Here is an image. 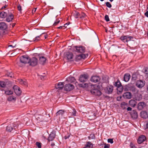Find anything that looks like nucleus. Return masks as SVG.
Returning a JSON list of instances; mask_svg holds the SVG:
<instances>
[{
	"label": "nucleus",
	"instance_id": "0eeeda50",
	"mask_svg": "<svg viewBox=\"0 0 148 148\" xmlns=\"http://www.w3.org/2000/svg\"><path fill=\"white\" fill-rule=\"evenodd\" d=\"M74 88V86L71 84H68L65 85L64 89L66 91H70L73 90Z\"/></svg>",
	"mask_w": 148,
	"mask_h": 148
},
{
	"label": "nucleus",
	"instance_id": "37998d69",
	"mask_svg": "<svg viewBox=\"0 0 148 148\" xmlns=\"http://www.w3.org/2000/svg\"><path fill=\"white\" fill-rule=\"evenodd\" d=\"M106 5L107 7L109 8H111L112 7L111 4L109 2H107L106 3Z\"/></svg>",
	"mask_w": 148,
	"mask_h": 148
},
{
	"label": "nucleus",
	"instance_id": "4468645a",
	"mask_svg": "<svg viewBox=\"0 0 148 148\" xmlns=\"http://www.w3.org/2000/svg\"><path fill=\"white\" fill-rule=\"evenodd\" d=\"M56 136V133L55 132L52 131L49 135V136L48 138V140L49 141L53 140Z\"/></svg>",
	"mask_w": 148,
	"mask_h": 148
},
{
	"label": "nucleus",
	"instance_id": "a211bd4d",
	"mask_svg": "<svg viewBox=\"0 0 148 148\" xmlns=\"http://www.w3.org/2000/svg\"><path fill=\"white\" fill-rule=\"evenodd\" d=\"M7 28V24L4 22L0 23V29L2 30H5Z\"/></svg>",
	"mask_w": 148,
	"mask_h": 148
},
{
	"label": "nucleus",
	"instance_id": "2f4dec72",
	"mask_svg": "<svg viewBox=\"0 0 148 148\" xmlns=\"http://www.w3.org/2000/svg\"><path fill=\"white\" fill-rule=\"evenodd\" d=\"M5 93L6 95H10L12 94L13 92L10 90H8L5 91Z\"/></svg>",
	"mask_w": 148,
	"mask_h": 148
},
{
	"label": "nucleus",
	"instance_id": "3c124183",
	"mask_svg": "<svg viewBox=\"0 0 148 148\" xmlns=\"http://www.w3.org/2000/svg\"><path fill=\"white\" fill-rule=\"evenodd\" d=\"M17 8H18V10L19 11H20V12H21V11L22 8H21V6L19 4L17 6Z\"/></svg>",
	"mask_w": 148,
	"mask_h": 148
},
{
	"label": "nucleus",
	"instance_id": "a18cd8bd",
	"mask_svg": "<svg viewBox=\"0 0 148 148\" xmlns=\"http://www.w3.org/2000/svg\"><path fill=\"white\" fill-rule=\"evenodd\" d=\"M40 36H37L35 38L34 40L33 39V40H32V41H38V40H39L40 37Z\"/></svg>",
	"mask_w": 148,
	"mask_h": 148
},
{
	"label": "nucleus",
	"instance_id": "f704fd0d",
	"mask_svg": "<svg viewBox=\"0 0 148 148\" xmlns=\"http://www.w3.org/2000/svg\"><path fill=\"white\" fill-rule=\"evenodd\" d=\"M64 111L63 110H59L57 112L56 115L57 116L59 115H62L64 114Z\"/></svg>",
	"mask_w": 148,
	"mask_h": 148
},
{
	"label": "nucleus",
	"instance_id": "5fc2aeb1",
	"mask_svg": "<svg viewBox=\"0 0 148 148\" xmlns=\"http://www.w3.org/2000/svg\"><path fill=\"white\" fill-rule=\"evenodd\" d=\"M130 146L132 148H135L134 145L132 143H130Z\"/></svg>",
	"mask_w": 148,
	"mask_h": 148
},
{
	"label": "nucleus",
	"instance_id": "f8f14e48",
	"mask_svg": "<svg viewBox=\"0 0 148 148\" xmlns=\"http://www.w3.org/2000/svg\"><path fill=\"white\" fill-rule=\"evenodd\" d=\"M86 56H88L87 54H82L79 55H77L76 56L75 60L76 61H78L81 60L82 59H84L86 57Z\"/></svg>",
	"mask_w": 148,
	"mask_h": 148
},
{
	"label": "nucleus",
	"instance_id": "f3484780",
	"mask_svg": "<svg viewBox=\"0 0 148 148\" xmlns=\"http://www.w3.org/2000/svg\"><path fill=\"white\" fill-rule=\"evenodd\" d=\"M64 85V82H59L55 85V87L58 90H62L63 88Z\"/></svg>",
	"mask_w": 148,
	"mask_h": 148
},
{
	"label": "nucleus",
	"instance_id": "6e6552de",
	"mask_svg": "<svg viewBox=\"0 0 148 148\" xmlns=\"http://www.w3.org/2000/svg\"><path fill=\"white\" fill-rule=\"evenodd\" d=\"M74 50H75L77 52L81 53L84 52L85 51V47L82 46H75V47Z\"/></svg>",
	"mask_w": 148,
	"mask_h": 148
},
{
	"label": "nucleus",
	"instance_id": "cd10ccee",
	"mask_svg": "<svg viewBox=\"0 0 148 148\" xmlns=\"http://www.w3.org/2000/svg\"><path fill=\"white\" fill-rule=\"evenodd\" d=\"M131 115L132 118L134 119H136L138 116L137 112L135 110H133L132 112Z\"/></svg>",
	"mask_w": 148,
	"mask_h": 148
},
{
	"label": "nucleus",
	"instance_id": "72a5a7b5",
	"mask_svg": "<svg viewBox=\"0 0 148 148\" xmlns=\"http://www.w3.org/2000/svg\"><path fill=\"white\" fill-rule=\"evenodd\" d=\"M19 83L21 84H23L24 85H27V82L25 80H23L22 79H20L19 81Z\"/></svg>",
	"mask_w": 148,
	"mask_h": 148
},
{
	"label": "nucleus",
	"instance_id": "a878e982",
	"mask_svg": "<svg viewBox=\"0 0 148 148\" xmlns=\"http://www.w3.org/2000/svg\"><path fill=\"white\" fill-rule=\"evenodd\" d=\"M129 105L131 107H134L136 105V101L133 99H131L129 101Z\"/></svg>",
	"mask_w": 148,
	"mask_h": 148
},
{
	"label": "nucleus",
	"instance_id": "4be33fe9",
	"mask_svg": "<svg viewBox=\"0 0 148 148\" xmlns=\"http://www.w3.org/2000/svg\"><path fill=\"white\" fill-rule=\"evenodd\" d=\"M66 57L69 60H71L73 57V54L71 52H67L66 54Z\"/></svg>",
	"mask_w": 148,
	"mask_h": 148
},
{
	"label": "nucleus",
	"instance_id": "393cba45",
	"mask_svg": "<svg viewBox=\"0 0 148 148\" xmlns=\"http://www.w3.org/2000/svg\"><path fill=\"white\" fill-rule=\"evenodd\" d=\"M130 78V75L128 73H126L125 74L123 80L125 82H127L129 80Z\"/></svg>",
	"mask_w": 148,
	"mask_h": 148
},
{
	"label": "nucleus",
	"instance_id": "9d476101",
	"mask_svg": "<svg viewBox=\"0 0 148 148\" xmlns=\"http://www.w3.org/2000/svg\"><path fill=\"white\" fill-rule=\"evenodd\" d=\"M13 88L15 93L17 95L19 96L21 95V91L19 87L16 85H15L13 86Z\"/></svg>",
	"mask_w": 148,
	"mask_h": 148
},
{
	"label": "nucleus",
	"instance_id": "20e7f679",
	"mask_svg": "<svg viewBox=\"0 0 148 148\" xmlns=\"http://www.w3.org/2000/svg\"><path fill=\"white\" fill-rule=\"evenodd\" d=\"M125 90L127 91L130 90L133 92H134L136 91V89L134 86L128 85L126 86Z\"/></svg>",
	"mask_w": 148,
	"mask_h": 148
},
{
	"label": "nucleus",
	"instance_id": "bb28decb",
	"mask_svg": "<svg viewBox=\"0 0 148 148\" xmlns=\"http://www.w3.org/2000/svg\"><path fill=\"white\" fill-rule=\"evenodd\" d=\"M92 86V84L90 83H83L81 84V87L84 88H87L89 86Z\"/></svg>",
	"mask_w": 148,
	"mask_h": 148
},
{
	"label": "nucleus",
	"instance_id": "7ed1b4c3",
	"mask_svg": "<svg viewBox=\"0 0 148 148\" xmlns=\"http://www.w3.org/2000/svg\"><path fill=\"white\" fill-rule=\"evenodd\" d=\"M17 127L15 123H11L9 125L6 127L7 130L9 132H11L13 129L15 130Z\"/></svg>",
	"mask_w": 148,
	"mask_h": 148
},
{
	"label": "nucleus",
	"instance_id": "aec40b11",
	"mask_svg": "<svg viewBox=\"0 0 148 148\" xmlns=\"http://www.w3.org/2000/svg\"><path fill=\"white\" fill-rule=\"evenodd\" d=\"M123 97L127 99H130L132 97V95L131 92H127L125 93L123 95Z\"/></svg>",
	"mask_w": 148,
	"mask_h": 148
},
{
	"label": "nucleus",
	"instance_id": "7c9ffc66",
	"mask_svg": "<svg viewBox=\"0 0 148 148\" xmlns=\"http://www.w3.org/2000/svg\"><path fill=\"white\" fill-rule=\"evenodd\" d=\"M7 16V13L4 12H2L0 13V17L3 18H5Z\"/></svg>",
	"mask_w": 148,
	"mask_h": 148
},
{
	"label": "nucleus",
	"instance_id": "9b49d317",
	"mask_svg": "<svg viewBox=\"0 0 148 148\" xmlns=\"http://www.w3.org/2000/svg\"><path fill=\"white\" fill-rule=\"evenodd\" d=\"M91 93L94 95L99 96L101 94V92L98 89L95 88L91 90Z\"/></svg>",
	"mask_w": 148,
	"mask_h": 148
},
{
	"label": "nucleus",
	"instance_id": "79ce46f5",
	"mask_svg": "<svg viewBox=\"0 0 148 148\" xmlns=\"http://www.w3.org/2000/svg\"><path fill=\"white\" fill-rule=\"evenodd\" d=\"M86 16V14L84 13H82L81 15H80L79 18L81 19H83V18H85Z\"/></svg>",
	"mask_w": 148,
	"mask_h": 148
},
{
	"label": "nucleus",
	"instance_id": "473e14b6",
	"mask_svg": "<svg viewBox=\"0 0 148 148\" xmlns=\"http://www.w3.org/2000/svg\"><path fill=\"white\" fill-rule=\"evenodd\" d=\"M80 14L77 11H75L73 13V15L76 18H79Z\"/></svg>",
	"mask_w": 148,
	"mask_h": 148
},
{
	"label": "nucleus",
	"instance_id": "6ab92c4d",
	"mask_svg": "<svg viewBox=\"0 0 148 148\" xmlns=\"http://www.w3.org/2000/svg\"><path fill=\"white\" fill-rule=\"evenodd\" d=\"M146 104L144 102H140L138 104V108L139 110H142L145 107Z\"/></svg>",
	"mask_w": 148,
	"mask_h": 148
},
{
	"label": "nucleus",
	"instance_id": "f03ea898",
	"mask_svg": "<svg viewBox=\"0 0 148 148\" xmlns=\"http://www.w3.org/2000/svg\"><path fill=\"white\" fill-rule=\"evenodd\" d=\"M37 63L38 60L36 58L33 57L30 59L29 58L28 63L30 65L32 66H35L37 64Z\"/></svg>",
	"mask_w": 148,
	"mask_h": 148
},
{
	"label": "nucleus",
	"instance_id": "09e8293b",
	"mask_svg": "<svg viewBox=\"0 0 148 148\" xmlns=\"http://www.w3.org/2000/svg\"><path fill=\"white\" fill-rule=\"evenodd\" d=\"M60 22V20H56V21L55 22V23L53 24V25L54 26H56Z\"/></svg>",
	"mask_w": 148,
	"mask_h": 148
},
{
	"label": "nucleus",
	"instance_id": "412c9836",
	"mask_svg": "<svg viewBox=\"0 0 148 148\" xmlns=\"http://www.w3.org/2000/svg\"><path fill=\"white\" fill-rule=\"evenodd\" d=\"M13 18V15L12 14L10 13L7 16L6 21L8 22H10L12 21Z\"/></svg>",
	"mask_w": 148,
	"mask_h": 148
},
{
	"label": "nucleus",
	"instance_id": "680f3d73",
	"mask_svg": "<svg viewBox=\"0 0 148 148\" xmlns=\"http://www.w3.org/2000/svg\"><path fill=\"white\" fill-rule=\"evenodd\" d=\"M63 28V26H60L59 27H58L57 28L58 29H62Z\"/></svg>",
	"mask_w": 148,
	"mask_h": 148
},
{
	"label": "nucleus",
	"instance_id": "864d4df0",
	"mask_svg": "<svg viewBox=\"0 0 148 148\" xmlns=\"http://www.w3.org/2000/svg\"><path fill=\"white\" fill-rule=\"evenodd\" d=\"M127 104L125 102H123L121 104V107H122V108H123V106H127Z\"/></svg>",
	"mask_w": 148,
	"mask_h": 148
},
{
	"label": "nucleus",
	"instance_id": "58836bf2",
	"mask_svg": "<svg viewBox=\"0 0 148 148\" xmlns=\"http://www.w3.org/2000/svg\"><path fill=\"white\" fill-rule=\"evenodd\" d=\"M127 38L126 36H122L121 37V39L124 42H126V40Z\"/></svg>",
	"mask_w": 148,
	"mask_h": 148
},
{
	"label": "nucleus",
	"instance_id": "e433bc0d",
	"mask_svg": "<svg viewBox=\"0 0 148 148\" xmlns=\"http://www.w3.org/2000/svg\"><path fill=\"white\" fill-rule=\"evenodd\" d=\"M6 85V83L3 81H0V86L2 88H5Z\"/></svg>",
	"mask_w": 148,
	"mask_h": 148
},
{
	"label": "nucleus",
	"instance_id": "c03bdc74",
	"mask_svg": "<svg viewBox=\"0 0 148 148\" xmlns=\"http://www.w3.org/2000/svg\"><path fill=\"white\" fill-rule=\"evenodd\" d=\"M104 146L103 148H109L110 147V145L109 144H106V143H104Z\"/></svg>",
	"mask_w": 148,
	"mask_h": 148
},
{
	"label": "nucleus",
	"instance_id": "13d9d810",
	"mask_svg": "<svg viewBox=\"0 0 148 148\" xmlns=\"http://www.w3.org/2000/svg\"><path fill=\"white\" fill-rule=\"evenodd\" d=\"M40 77L41 79H43L45 77L44 75H40Z\"/></svg>",
	"mask_w": 148,
	"mask_h": 148
},
{
	"label": "nucleus",
	"instance_id": "052dcab7",
	"mask_svg": "<svg viewBox=\"0 0 148 148\" xmlns=\"http://www.w3.org/2000/svg\"><path fill=\"white\" fill-rule=\"evenodd\" d=\"M132 108L130 107H128L127 108V111H131L132 110Z\"/></svg>",
	"mask_w": 148,
	"mask_h": 148
},
{
	"label": "nucleus",
	"instance_id": "39448f33",
	"mask_svg": "<svg viewBox=\"0 0 148 148\" xmlns=\"http://www.w3.org/2000/svg\"><path fill=\"white\" fill-rule=\"evenodd\" d=\"M145 84V82L141 80L137 81L136 83V85L138 88H141Z\"/></svg>",
	"mask_w": 148,
	"mask_h": 148
},
{
	"label": "nucleus",
	"instance_id": "ea45409f",
	"mask_svg": "<svg viewBox=\"0 0 148 148\" xmlns=\"http://www.w3.org/2000/svg\"><path fill=\"white\" fill-rule=\"evenodd\" d=\"M88 138L89 139H95V136L94 134H91L90 136L88 137Z\"/></svg>",
	"mask_w": 148,
	"mask_h": 148
},
{
	"label": "nucleus",
	"instance_id": "5701e85b",
	"mask_svg": "<svg viewBox=\"0 0 148 148\" xmlns=\"http://www.w3.org/2000/svg\"><path fill=\"white\" fill-rule=\"evenodd\" d=\"M46 58L43 56H41L39 58V62L40 64H44L46 62Z\"/></svg>",
	"mask_w": 148,
	"mask_h": 148
},
{
	"label": "nucleus",
	"instance_id": "6e6d98bb",
	"mask_svg": "<svg viewBox=\"0 0 148 148\" xmlns=\"http://www.w3.org/2000/svg\"><path fill=\"white\" fill-rule=\"evenodd\" d=\"M144 14L145 16L148 18V10H147V12L145 13Z\"/></svg>",
	"mask_w": 148,
	"mask_h": 148
},
{
	"label": "nucleus",
	"instance_id": "bf43d9fd",
	"mask_svg": "<svg viewBox=\"0 0 148 148\" xmlns=\"http://www.w3.org/2000/svg\"><path fill=\"white\" fill-rule=\"evenodd\" d=\"M7 6H8V5H6L4 6H3V7H2L1 8V9H4L5 8H6L7 7Z\"/></svg>",
	"mask_w": 148,
	"mask_h": 148
},
{
	"label": "nucleus",
	"instance_id": "ddd939ff",
	"mask_svg": "<svg viewBox=\"0 0 148 148\" xmlns=\"http://www.w3.org/2000/svg\"><path fill=\"white\" fill-rule=\"evenodd\" d=\"M146 140V137L144 135H142L139 136L138 139V143L140 144Z\"/></svg>",
	"mask_w": 148,
	"mask_h": 148
},
{
	"label": "nucleus",
	"instance_id": "dca6fc26",
	"mask_svg": "<svg viewBox=\"0 0 148 148\" xmlns=\"http://www.w3.org/2000/svg\"><path fill=\"white\" fill-rule=\"evenodd\" d=\"M105 90L106 93H111L113 90V87L111 86H108L106 88Z\"/></svg>",
	"mask_w": 148,
	"mask_h": 148
},
{
	"label": "nucleus",
	"instance_id": "423d86ee",
	"mask_svg": "<svg viewBox=\"0 0 148 148\" xmlns=\"http://www.w3.org/2000/svg\"><path fill=\"white\" fill-rule=\"evenodd\" d=\"M114 85L117 87V90L121 92H122L123 87L121 86V84L119 80H117L116 82Z\"/></svg>",
	"mask_w": 148,
	"mask_h": 148
},
{
	"label": "nucleus",
	"instance_id": "49530a36",
	"mask_svg": "<svg viewBox=\"0 0 148 148\" xmlns=\"http://www.w3.org/2000/svg\"><path fill=\"white\" fill-rule=\"evenodd\" d=\"M36 146L38 147V148H41V143L37 142L36 143Z\"/></svg>",
	"mask_w": 148,
	"mask_h": 148
},
{
	"label": "nucleus",
	"instance_id": "e2e57ef3",
	"mask_svg": "<svg viewBox=\"0 0 148 148\" xmlns=\"http://www.w3.org/2000/svg\"><path fill=\"white\" fill-rule=\"evenodd\" d=\"M69 137V136H64V138L65 139H66L68 138Z\"/></svg>",
	"mask_w": 148,
	"mask_h": 148
},
{
	"label": "nucleus",
	"instance_id": "2eb2a0df",
	"mask_svg": "<svg viewBox=\"0 0 148 148\" xmlns=\"http://www.w3.org/2000/svg\"><path fill=\"white\" fill-rule=\"evenodd\" d=\"M100 78L98 76H92L90 80L91 82H98L100 80Z\"/></svg>",
	"mask_w": 148,
	"mask_h": 148
},
{
	"label": "nucleus",
	"instance_id": "c756f323",
	"mask_svg": "<svg viewBox=\"0 0 148 148\" xmlns=\"http://www.w3.org/2000/svg\"><path fill=\"white\" fill-rule=\"evenodd\" d=\"M67 80L68 82H73L75 81V79L73 77H69L67 78Z\"/></svg>",
	"mask_w": 148,
	"mask_h": 148
},
{
	"label": "nucleus",
	"instance_id": "4c0bfd02",
	"mask_svg": "<svg viewBox=\"0 0 148 148\" xmlns=\"http://www.w3.org/2000/svg\"><path fill=\"white\" fill-rule=\"evenodd\" d=\"M127 38L126 40V42H127L128 41H130L133 38V37L131 36H126Z\"/></svg>",
	"mask_w": 148,
	"mask_h": 148
},
{
	"label": "nucleus",
	"instance_id": "0e129e2a",
	"mask_svg": "<svg viewBox=\"0 0 148 148\" xmlns=\"http://www.w3.org/2000/svg\"><path fill=\"white\" fill-rule=\"evenodd\" d=\"M51 146L52 147H53L55 145V144L53 143H52L51 144Z\"/></svg>",
	"mask_w": 148,
	"mask_h": 148
},
{
	"label": "nucleus",
	"instance_id": "f257e3e1",
	"mask_svg": "<svg viewBox=\"0 0 148 148\" xmlns=\"http://www.w3.org/2000/svg\"><path fill=\"white\" fill-rule=\"evenodd\" d=\"M29 61V58L28 56H23L20 57V62L18 63V65L22 67L23 65H22V63L25 64L27 63H28Z\"/></svg>",
	"mask_w": 148,
	"mask_h": 148
},
{
	"label": "nucleus",
	"instance_id": "338daca9",
	"mask_svg": "<svg viewBox=\"0 0 148 148\" xmlns=\"http://www.w3.org/2000/svg\"><path fill=\"white\" fill-rule=\"evenodd\" d=\"M146 126L147 128H148V122L146 124Z\"/></svg>",
	"mask_w": 148,
	"mask_h": 148
},
{
	"label": "nucleus",
	"instance_id": "c9c22d12",
	"mask_svg": "<svg viewBox=\"0 0 148 148\" xmlns=\"http://www.w3.org/2000/svg\"><path fill=\"white\" fill-rule=\"evenodd\" d=\"M93 146V144L90 142H88L86 145V147H92Z\"/></svg>",
	"mask_w": 148,
	"mask_h": 148
},
{
	"label": "nucleus",
	"instance_id": "603ef678",
	"mask_svg": "<svg viewBox=\"0 0 148 148\" xmlns=\"http://www.w3.org/2000/svg\"><path fill=\"white\" fill-rule=\"evenodd\" d=\"M44 35V36L45 37V39H46L47 37V35L45 33H42V34L40 35V36H42Z\"/></svg>",
	"mask_w": 148,
	"mask_h": 148
},
{
	"label": "nucleus",
	"instance_id": "69168bd1",
	"mask_svg": "<svg viewBox=\"0 0 148 148\" xmlns=\"http://www.w3.org/2000/svg\"><path fill=\"white\" fill-rule=\"evenodd\" d=\"M145 72L146 74H148V72L147 71V70L145 69Z\"/></svg>",
	"mask_w": 148,
	"mask_h": 148
},
{
	"label": "nucleus",
	"instance_id": "de8ad7c7",
	"mask_svg": "<svg viewBox=\"0 0 148 148\" xmlns=\"http://www.w3.org/2000/svg\"><path fill=\"white\" fill-rule=\"evenodd\" d=\"M105 19L107 22L109 21L110 20L108 16V15H106L105 16Z\"/></svg>",
	"mask_w": 148,
	"mask_h": 148
},
{
	"label": "nucleus",
	"instance_id": "4d7b16f0",
	"mask_svg": "<svg viewBox=\"0 0 148 148\" xmlns=\"http://www.w3.org/2000/svg\"><path fill=\"white\" fill-rule=\"evenodd\" d=\"M36 8H34L32 10V13H34L36 10Z\"/></svg>",
	"mask_w": 148,
	"mask_h": 148
},
{
	"label": "nucleus",
	"instance_id": "8fccbe9b",
	"mask_svg": "<svg viewBox=\"0 0 148 148\" xmlns=\"http://www.w3.org/2000/svg\"><path fill=\"white\" fill-rule=\"evenodd\" d=\"M108 143H110L111 144L113 143V139L109 138L108 139Z\"/></svg>",
	"mask_w": 148,
	"mask_h": 148
},
{
	"label": "nucleus",
	"instance_id": "b1692460",
	"mask_svg": "<svg viewBox=\"0 0 148 148\" xmlns=\"http://www.w3.org/2000/svg\"><path fill=\"white\" fill-rule=\"evenodd\" d=\"M134 99L136 100L140 101L142 99V95L140 93H137L135 94Z\"/></svg>",
	"mask_w": 148,
	"mask_h": 148
},
{
	"label": "nucleus",
	"instance_id": "774afa93",
	"mask_svg": "<svg viewBox=\"0 0 148 148\" xmlns=\"http://www.w3.org/2000/svg\"><path fill=\"white\" fill-rule=\"evenodd\" d=\"M121 98V97H120L119 98L117 97V100L119 101V99H120Z\"/></svg>",
	"mask_w": 148,
	"mask_h": 148
},
{
	"label": "nucleus",
	"instance_id": "a19ab883",
	"mask_svg": "<svg viewBox=\"0 0 148 148\" xmlns=\"http://www.w3.org/2000/svg\"><path fill=\"white\" fill-rule=\"evenodd\" d=\"M76 113H77L76 111V110H75V109H73V111L72 112V114L71 115L73 116H76Z\"/></svg>",
	"mask_w": 148,
	"mask_h": 148
},
{
	"label": "nucleus",
	"instance_id": "c85d7f7f",
	"mask_svg": "<svg viewBox=\"0 0 148 148\" xmlns=\"http://www.w3.org/2000/svg\"><path fill=\"white\" fill-rule=\"evenodd\" d=\"M7 100L8 101H15L16 100V97L12 95L8 97Z\"/></svg>",
	"mask_w": 148,
	"mask_h": 148
},
{
	"label": "nucleus",
	"instance_id": "1a4fd4ad",
	"mask_svg": "<svg viewBox=\"0 0 148 148\" xmlns=\"http://www.w3.org/2000/svg\"><path fill=\"white\" fill-rule=\"evenodd\" d=\"M88 77V75H87L84 74L80 76L79 80L80 82H83L86 81Z\"/></svg>",
	"mask_w": 148,
	"mask_h": 148
}]
</instances>
